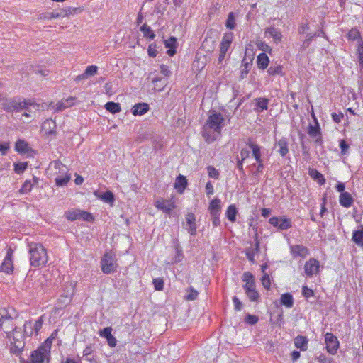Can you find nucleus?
<instances>
[{
    "mask_svg": "<svg viewBox=\"0 0 363 363\" xmlns=\"http://www.w3.org/2000/svg\"><path fill=\"white\" fill-rule=\"evenodd\" d=\"M225 125V119L223 115L216 110L211 109L201 128V135L207 143H212L220 137Z\"/></svg>",
    "mask_w": 363,
    "mask_h": 363,
    "instance_id": "1",
    "label": "nucleus"
},
{
    "mask_svg": "<svg viewBox=\"0 0 363 363\" xmlns=\"http://www.w3.org/2000/svg\"><path fill=\"white\" fill-rule=\"evenodd\" d=\"M31 328L32 323L30 322H26L23 325V330L21 328L17 326H15L13 330H4L6 334L5 337L9 341V348L11 354L19 358L21 357L22 352L26 346L25 335H28L27 329Z\"/></svg>",
    "mask_w": 363,
    "mask_h": 363,
    "instance_id": "2",
    "label": "nucleus"
},
{
    "mask_svg": "<svg viewBox=\"0 0 363 363\" xmlns=\"http://www.w3.org/2000/svg\"><path fill=\"white\" fill-rule=\"evenodd\" d=\"M53 339V334H52L50 337L31 352L28 359H26L20 357V363H49L50 348Z\"/></svg>",
    "mask_w": 363,
    "mask_h": 363,
    "instance_id": "3",
    "label": "nucleus"
},
{
    "mask_svg": "<svg viewBox=\"0 0 363 363\" xmlns=\"http://www.w3.org/2000/svg\"><path fill=\"white\" fill-rule=\"evenodd\" d=\"M30 263L35 268L44 266L48 262L46 249L39 243L31 242L28 245Z\"/></svg>",
    "mask_w": 363,
    "mask_h": 363,
    "instance_id": "4",
    "label": "nucleus"
},
{
    "mask_svg": "<svg viewBox=\"0 0 363 363\" xmlns=\"http://www.w3.org/2000/svg\"><path fill=\"white\" fill-rule=\"evenodd\" d=\"M59 169V173H65V175H57L55 179V183L57 186H65L70 180V176L67 174V168L65 165L62 164L60 160H52L48 166L49 171H54Z\"/></svg>",
    "mask_w": 363,
    "mask_h": 363,
    "instance_id": "5",
    "label": "nucleus"
},
{
    "mask_svg": "<svg viewBox=\"0 0 363 363\" xmlns=\"http://www.w3.org/2000/svg\"><path fill=\"white\" fill-rule=\"evenodd\" d=\"M240 155L241 159H248L251 156L254 159H261V147L252 139H249L246 146L241 150Z\"/></svg>",
    "mask_w": 363,
    "mask_h": 363,
    "instance_id": "6",
    "label": "nucleus"
},
{
    "mask_svg": "<svg viewBox=\"0 0 363 363\" xmlns=\"http://www.w3.org/2000/svg\"><path fill=\"white\" fill-rule=\"evenodd\" d=\"M118 264L116 256L111 252H106L101 259V269L104 274H108L116 271Z\"/></svg>",
    "mask_w": 363,
    "mask_h": 363,
    "instance_id": "7",
    "label": "nucleus"
},
{
    "mask_svg": "<svg viewBox=\"0 0 363 363\" xmlns=\"http://www.w3.org/2000/svg\"><path fill=\"white\" fill-rule=\"evenodd\" d=\"M15 150L22 156L27 157H35L38 155V152L33 149L30 144L23 139H18L15 143Z\"/></svg>",
    "mask_w": 363,
    "mask_h": 363,
    "instance_id": "8",
    "label": "nucleus"
},
{
    "mask_svg": "<svg viewBox=\"0 0 363 363\" xmlns=\"http://www.w3.org/2000/svg\"><path fill=\"white\" fill-rule=\"evenodd\" d=\"M315 125L309 124L308 126V134L314 140L315 144L321 145L323 143V137L320 127L315 114L312 113Z\"/></svg>",
    "mask_w": 363,
    "mask_h": 363,
    "instance_id": "9",
    "label": "nucleus"
},
{
    "mask_svg": "<svg viewBox=\"0 0 363 363\" xmlns=\"http://www.w3.org/2000/svg\"><path fill=\"white\" fill-rule=\"evenodd\" d=\"M269 223L278 230H285L292 227L291 218L286 216H272L269 218Z\"/></svg>",
    "mask_w": 363,
    "mask_h": 363,
    "instance_id": "10",
    "label": "nucleus"
},
{
    "mask_svg": "<svg viewBox=\"0 0 363 363\" xmlns=\"http://www.w3.org/2000/svg\"><path fill=\"white\" fill-rule=\"evenodd\" d=\"M28 100L23 99L21 101L11 100L4 104V110L8 113H21L26 108Z\"/></svg>",
    "mask_w": 363,
    "mask_h": 363,
    "instance_id": "11",
    "label": "nucleus"
},
{
    "mask_svg": "<svg viewBox=\"0 0 363 363\" xmlns=\"http://www.w3.org/2000/svg\"><path fill=\"white\" fill-rule=\"evenodd\" d=\"M325 342L327 351L331 354H335L339 347L337 338L333 333H327L325 335Z\"/></svg>",
    "mask_w": 363,
    "mask_h": 363,
    "instance_id": "12",
    "label": "nucleus"
},
{
    "mask_svg": "<svg viewBox=\"0 0 363 363\" xmlns=\"http://www.w3.org/2000/svg\"><path fill=\"white\" fill-rule=\"evenodd\" d=\"M13 250L9 247L7 250L6 257H4V261L0 267L1 272H4L6 274H11L13 272Z\"/></svg>",
    "mask_w": 363,
    "mask_h": 363,
    "instance_id": "13",
    "label": "nucleus"
},
{
    "mask_svg": "<svg viewBox=\"0 0 363 363\" xmlns=\"http://www.w3.org/2000/svg\"><path fill=\"white\" fill-rule=\"evenodd\" d=\"M319 268V262L315 258H311L305 263L304 272L308 277H312L318 274Z\"/></svg>",
    "mask_w": 363,
    "mask_h": 363,
    "instance_id": "14",
    "label": "nucleus"
},
{
    "mask_svg": "<svg viewBox=\"0 0 363 363\" xmlns=\"http://www.w3.org/2000/svg\"><path fill=\"white\" fill-rule=\"evenodd\" d=\"M249 50L250 48L247 47L245 50V55L242 61V67H243V69H242L240 73L241 79H244L245 77H246L252 65L253 54H249L248 55Z\"/></svg>",
    "mask_w": 363,
    "mask_h": 363,
    "instance_id": "15",
    "label": "nucleus"
},
{
    "mask_svg": "<svg viewBox=\"0 0 363 363\" xmlns=\"http://www.w3.org/2000/svg\"><path fill=\"white\" fill-rule=\"evenodd\" d=\"M185 219L186 225V227L185 228L186 230L191 235L195 236L196 235L197 229L195 215L191 212H189L186 215Z\"/></svg>",
    "mask_w": 363,
    "mask_h": 363,
    "instance_id": "16",
    "label": "nucleus"
},
{
    "mask_svg": "<svg viewBox=\"0 0 363 363\" xmlns=\"http://www.w3.org/2000/svg\"><path fill=\"white\" fill-rule=\"evenodd\" d=\"M290 251L294 257H306L309 255L308 249L302 245H295L290 247Z\"/></svg>",
    "mask_w": 363,
    "mask_h": 363,
    "instance_id": "17",
    "label": "nucleus"
},
{
    "mask_svg": "<svg viewBox=\"0 0 363 363\" xmlns=\"http://www.w3.org/2000/svg\"><path fill=\"white\" fill-rule=\"evenodd\" d=\"M155 205L156 208L166 213H170L175 208V204L171 200L162 199L161 201H157Z\"/></svg>",
    "mask_w": 363,
    "mask_h": 363,
    "instance_id": "18",
    "label": "nucleus"
},
{
    "mask_svg": "<svg viewBox=\"0 0 363 363\" xmlns=\"http://www.w3.org/2000/svg\"><path fill=\"white\" fill-rule=\"evenodd\" d=\"M242 281L245 282V284L243 285V289L245 291L255 288V277L251 272H244L242 276Z\"/></svg>",
    "mask_w": 363,
    "mask_h": 363,
    "instance_id": "19",
    "label": "nucleus"
},
{
    "mask_svg": "<svg viewBox=\"0 0 363 363\" xmlns=\"http://www.w3.org/2000/svg\"><path fill=\"white\" fill-rule=\"evenodd\" d=\"M233 39V34L232 33H225L223 37L222 38V40L220 45L219 52L226 54L232 43Z\"/></svg>",
    "mask_w": 363,
    "mask_h": 363,
    "instance_id": "20",
    "label": "nucleus"
},
{
    "mask_svg": "<svg viewBox=\"0 0 363 363\" xmlns=\"http://www.w3.org/2000/svg\"><path fill=\"white\" fill-rule=\"evenodd\" d=\"M274 149L281 157H285L289 152L288 142L286 138H282L275 144Z\"/></svg>",
    "mask_w": 363,
    "mask_h": 363,
    "instance_id": "21",
    "label": "nucleus"
},
{
    "mask_svg": "<svg viewBox=\"0 0 363 363\" xmlns=\"http://www.w3.org/2000/svg\"><path fill=\"white\" fill-rule=\"evenodd\" d=\"M13 318L10 315H3L0 322V330L6 331L13 330V328L16 326L13 323Z\"/></svg>",
    "mask_w": 363,
    "mask_h": 363,
    "instance_id": "22",
    "label": "nucleus"
},
{
    "mask_svg": "<svg viewBox=\"0 0 363 363\" xmlns=\"http://www.w3.org/2000/svg\"><path fill=\"white\" fill-rule=\"evenodd\" d=\"M264 33L265 35H269L272 38L275 43H279L281 41V33L277 29L274 28L273 26L266 28L264 30Z\"/></svg>",
    "mask_w": 363,
    "mask_h": 363,
    "instance_id": "23",
    "label": "nucleus"
},
{
    "mask_svg": "<svg viewBox=\"0 0 363 363\" xmlns=\"http://www.w3.org/2000/svg\"><path fill=\"white\" fill-rule=\"evenodd\" d=\"M56 123L52 119L45 120L42 125V130L46 135H52L55 133Z\"/></svg>",
    "mask_w": 363,
    "mask_h": 363,
    "instance_id": "24",
    "label": "nucleus"
},
{
    "mask_svg": "<svg viewBox=\"0 0 363 363\" xmlns=\"http://www.w3.org/2000/svg\"><path fill=\"white\" fill-rule=\"evenodd\" d=\"M339 202L342 207L350 208L354 202V199L349 192H342L339 196Z\"/></svg>",
    "mask_w": 363,
    "mask_h": 363,
    "instance_id": "25",
    "label": "nucleus"
},
{
    "mask_svg": "<svg viewBox=\"0 0 363 363\" xmlns=\"http://www.w3.org/2000/svg\"><path fill=\"white\" fill-rule=\"evenodd\" d=\"M149 108V105L147 103H138L133 106L131 111L134 116H142L146 113Z\"/></svg>",
    "mask_w": 363,
    "mask_h": 363,
    "instance_id": "26",
    "label": "nucleus"
},
{
    "mask_svg": "<svg viewBox=\"0 0 363 363\" xmlns=\"http://www.w3.org/2000/svg\"><path fill=\"white\" fill-rule=\"evenodd\" d=\"M39 105L35 103H32L30 100H28L26 108L23 109L21 115L27 118H31L35 113V111L38 110Z\"/></svg>",
    "mask_w": 363,
    "mask_h": 363,
    "instance_id": "27",
    "label": "nucleus"
},
{
    "mask_svg": "<svg viewBox=\"0 0 363 363\" xmlns=\"http://www.w3.org/2000/svg\"><path fill=\"white\" fill-rule=\"evenodd\" d=\"M256 107L254 108L257 113H262L264 110L268 108L269 100L267 98L259 97L255 99Z\"/></svg>",
    "mask_w": 363,
    "mask_h": 363,
    "instance_id": "28",
    "label": "nucleus"
},
{
    "mask_svg": "<svg viewBox=\"0 0 363 363\" xmlns=\"http://www.w3.org/2000/svg\"><path fill=\"white\" fill-rule=\"evenodd\" d=\"M38 183V179L36 177H33L32 180H26L21 189L19 190V192L21 194H28L30 192L33 186Z\"/></svg>",
    "mask_w": 363,
    "mask_h": 363,
    "instance_id": "29",
    "label": "nucleus"
},
{
    "mask_svg": "<svg viewBox=\"0 0 363 363\" xmlns=\"http://www.w3.org/2000/svg\"><path fill=\"white\" fill-rule=\"evenodd\" d=\"M269 63V57L264 52L259 54L257 58V64L259 69H265L268 67Z\"/></svg>",
    "mask_w": 363,
    "mask_h": 363,
    "instance_id": "30",
    "label": "nucleus"
},
{
    "mask_svg": "<svg viewBox=\"0 0 363 363\" xmlns=\"http://www.w3.org/2000/svg\"><path fill=\"white\" fill-rule=\"evenodd\" d=\"M308 340L306 336L298 335L294 339V345L296 347L302 351H306L308 348Z\"/></svg>",
    "mask_w": 363,
    "mask_h": 363,
    "instance_id": "31",
    "label": "nucleus"
},
{
    "mask_svg": "<svg viewBox=\"0 0 363 363\" xmlns=\"http://www.w3.org/2000/svg\"><path fill=\"white\" fill-rule=\"evenodd\" d=\"M308 174L310 177L317 182L320 185H323L325 183L324 176L319 172L317 169L313 168H309Z\"/></svg>",
    "mask_w": 363,
    "mask_h": 363,
    "instance_id": "32",
    "label": "nucleus"
},
{
    "mask_svg": "<svg viewBox=\"0 0 363 363\" xmlns=\"http://www.w3.org/2000/svg\"><path fill=\"white\" fill-rule=\"evenodd\" d=\"M187 185V180L183 175H179L174 183V188L178 192L182 193Z\"/></svg>",
    "mask_w": 363,
    "mask_h": 363,
    "instance_id": "33",
    "label": "nucleus"
},
{
    "mask_svg": "<svg viewBox=\"0 0 363 363\" xmlns=\"http://www.w3.org/2000/svg\"><path fill=\"white\" fill-rule=\"evenodd\" d=\"M209 213H221V201L218 198L213 199L208 206Z\"/></svg>",
    "mask_w": 363,
    "mask_h": 363,
    "instance_id": "34",
    "label": "nucleus"
},
{
    "mask_svg": "<svg viewBox=\"0 0 363 363\" xmlns=\"http://www.w3.org/2000/svg\"><path fill=\"white\" fill-rule=\"evenodd\" d=\"M281 303L286 308H292L294 306V298L290 293L283 294L280 298Z\"/></svg>",
    "mask_w": 363,
    "mask_h": 363,
    "instance_id": "35",
    "label": "nucleus"
},
{
    "mask_svg": "<svg viewBox=\"0 0 363 363\" xmlns=\"http://www.w3.org/2000/svg\"><path fill=\"white\" fill-rule=\"evenodd\" d=\"M352 240L358 246L363 247V228L353 231Z\"/></svg>",
    "mask_w": 363,
    "mask_h": 363,
    "instance_id": "36",
    "label": "nucleus"
},
{
    "mask_svg": "<svg viewBox=\"0 0 363 363\" xmlns=\"http://www.w3.org/2000/svg\"><path fill=\"white\" fill-rule=\"evenodd\" d=\"M140 30L143 33V36L145 38H148L150 40H153L155 38V34L154 31L146 23L143 24L140 28Z\"/></svg>",
    "mask_w": 363,
    "mask_h": 363,
    "instance_id": "37",
    "label": "nucleus"
},
{
    "mask_svg": "<svg viewBox=\"0 0 363 363\" xmlns=\"http://www.w3.org/2000/svg\"><path fill=\"white\" fill-rule=\"evenodd\" d=\"M81 210L67 211L65 213V217L69 221L80 220Z\"/></svg>",
    "mask_w": 363,
    "mask_h": 363,
    "instance_id": "38",
    "label": "nucleus"
},
{
    "mask_svg": "<svg viewBox=\"0 0 363 363\" xmlns=\"http://www.w3.org/2000/svg\"><path fill=\"white\" fill-rule=\"evenodd\" d=\"M105 108L113 114L119 113L121 111L120 104L113 101L107 102L105 105Z\"/></svg>",
    "mask_w": 363,
    "mask_h": 363,
    "instance_id": "39",
    "label": "nucleus"
},
{
    "mask_svg": "<svg viewBox=\"0 0 363 363\" xmlns=\"http://www.w3.org/2000/svg\"><path fill=\"white\" fill-rule=\"evenodd\" d=\"M237 213L238 211L235 205H230L227 208L225 215L230 221L235 222L236 220Z\"/></svg>",
    "mask_w": 363,
    "mask_h": 363,
    "instance_id": "40",
    "label": "nucleus"
},
{
    "mask_svg": "<svg viewBox=\"0 0 363 363\" xmlns=\"http://www.w3.org/2000/svg\"><path fill=\"white\" fill-rule=\"evenodd\" d=\"M262 160H256V162L249 166L250 171L253 174L261 172L263 169Z\"/></svg>",
    "mask_w": 363,
    "mask_h": 363,
    "instance_id": "41",
    "label": "nucleus"
},
{
    "mask_svg": "<svg viewBox=\"0 0 363 363\" xmlns=\"http://www.w3.org/2000/svg\"><path fill=\"white\" fill-rule=\"evenodd\" d=\"M267 72L271 76L280 75L283 76V67L281 65L273 66L271 65L269 68L267 69Z\"/></svg>",
    "mask_w": 363,
    "mask_h": 363,
    "instance_id": "42",
    "label": "nucleus"
},
{
    "mask_svg": "<svg viewBox=\"0 0 363 363\" xmlns=\"http://www.w3.org/2000/svg\"><path fill=\"white\" fill-rule=\"evenodd\" d=\"M248 298L253 302H257L259 300L260 295L259 292L255 289H249L245 291Z\"/></svg>",
    "mask_w": 363,
    "mask_h": 363,
    "instance_id": "43",
    "label": "nucleus"
},
{
    "mask_svg": "<svg viewBox=\"0 0 363 363\" xmlns=\"http://www.w3.org/2000/svg\"><path fill=\"white\" fill-rule=\"evenodd\" d=\"M102 201H104L106 203H108L111 205H113L115 201V197L113 194L110 191H107L105 193H104L102 195L99 196Z\"/></svg>",
    "mask_w": 363,
    "mask_h": 363,
    "instance_id": "44",
    "label": "nucleus"
},
{
    "mask_svg": "<svg viewBox=\"0 0 363 363\" xmlns=\"http://www.w3.org/2000/svg\"><path fill=\"white\" fill-rule=\"evenodd\" d=\"M259 252H257L255 250V247H247L246 248L245 250V255L248 259V260L252 263V264H255V254H257L259 253Z\"/></svg>",
    "mask_w": 363,
    "mask_h": 363,
    "instance_id": "45",
    "label": "nucleus"
},
{
    "mask_svg": "<svg viewBox=\"0 0 363 363\" xmlns=\"http://www.w3.org/2000/svg\"><path fill=\"white\" fill-rule=\"evenodd\" d=\"M82 11V9L80 7H67L63 9V12L65 13V17H69L70 16H74L75 14L79 13Z\"/></svg>",
    "mask_w": 363,
    "mask_h": 363,
    "instance_id": "46",
    "label": "nucleus"
},
{
    "mask_svg": "<svg viewBox=\"0 0 363 363\" xmlns=\"http://www.w3.org/2000/svg\"><path fill=\"white\" fill-rule=\"evenodd\" d=\"M346 37L349 40L354 41L359 39L361 38V35L357 28H353L347 33Z\"/></svg>",
    "mask_w": 363,
    "mask_h": 363,
    "instance_id": "47",
    "label": "nucleus"
},
{
    "mask_svg": "<svg viewBox=\"0 0 363 363\" xmlns=\"http://www.w3.org/2000/svg\"><path fill=\"white\" fill-rule=\"evenodd\" d=\"M175 253L176 255L172 259V263L174 264L180 262L184 258L182 249L179 245L175 246Z\"/></svg>",
    "mask_w": 363,
    "mask_h": 363,
    "instance_id": "48",
    "label": "nucleus"
},
{
    "mask_svg": "<svg viewBox=\"0 0 363 363\" xmlns=\"http://www.w3.org/2000/svg\"><path fill=\"white\" fill-rule=\"evenodd\" d=\"M188 294L185 296L184 298L186 301H194L198 297V292L192 286L187 289Z\"/></svg>",
    "mask_w": 363,
    "mask_h": 363,
    "instance_id": "49",
    "label": "nucleus"
},
{
    "mask_svg": "<svg viewBox=\"0 0 363 363\" xmlns=\"http://www.w3.org/2000/svg\"><path fill=\"white\" fill-rule=\"evenodd\" d=\"M225 26L229 29H234L235 27V19L233 12L230 13L226 20Z\"/></svg>",
    "mask_w": 363,
    "mask_h": 363,
    "instance_id": "50",
    "label": "nucleus"
},
{
    "mask_svg": "<svg viewBox=\"0 0 363 363\" xmlns=\"http://www.w3.org/2000/svg\"><path fill=\"white\" fill-rule=\"evenodd\" d=\"M315 36H317V35L315 33L308 34L306 35L305 40L303 41V44L301 46V49L304 50V49L307 48L310 45L312 40H313V39Z\"/></svg>",
    "mask_w": 363,
    "mask_h": 363,
    "instance_id": "51",
    "label": "nucleus"
},
{
    "mask_svg": "<svg viewBox=\"0 0 363 363\" xmlns=\"http://www.w3.org/2000/svg\"><path fill=\"white\" fill-rule=\"evenodd\" d=\"M98 67L96 65H89L88 66L85 71L84 74L88 78L89 77L94 76L97 73Z\"/></svg>",
    "mask_w": 363,
    "mask_h": 363,
    "instance_id": "52",
    "label": "nucleus"
},
{
    "mask_svg": "<svg viewBox=\"0 0 363 363\" xmlns=\"http://www.w3.org/2000/svg\"><path fill=\"white\" fill-rule=\"evenodd\" d=\"M154 288L156 291H162L164 289V280L162 278H156L152 281Z\"/></svg>",
    "mask_w": 363,
    "mask_h": 363,
    "instance_id": "53",
    "label": "nucleus"
},
{
    "mask_svg": "<svg viewBox=\"0 0 363 363\" xmlns=\"http://www.w3.org/2000/svg\"><path fill=\"white\" fill-rule=\"evenodd\" d=\"M28 164L27 162H19L14 164V171L17 174H21L24 172V170L27 168Z\"/></svg>",
    "mask_w": 363,
    "mask_h": 363,
    "instance_id": "54",
    "label": "nucleus"
},
{
    "mask_svg": "<svg viewBox=\"0 0 363 363\" xmlns=\"http://www.w3.org/2000/svg\"><path fill=\"white\" fill-rule=\"evenodd\" d=\"M43 323V318L40 317L38 318V320L35 321V324L33 325H32V328H30L31 330L28 335L30 336L32 335L33 329H34L35 331L38 333V331L42 328Z\"/></svg>",
    "mask_w": 363,
    "mask_h": 363,
    "instance_id": "55",
    "label": "nucleus"
},
{
    "mask_svg": "<svg viewBox=\"0 0 363 363\" xmlns=\"http://www.w3.org/2000/svg\"><path fill=\"white\" fill-rule=\"evenodd\" d=\"M208 177L213 179H218L219 178V172L213 166H208L207 167Z\"/></svg>",
    "mask_w": 363,
    "mask_h": 363,
    "instance_id": "56",
    "label": "nucleus"
},
{
    "mask_svg": "<svg viewBox=\"0 0 363 363\" xmlns=\"http://www.w3.org/2000/svg\"><path fill=\"white\" fill-rule=\"evenodd\" d=\"M259 320L257 315L247 314L245 318V321L250 325H255Z\"/></svg>",
    "mask_w": 363,
    "mask_h": 363,
    "instance_id": "57",
    "label": "nucleus"
},
{
    "mask_svg": "<svg viewBox=\"0 0 363 363\" xmlns=\"http://www.w3.org/2000/svg\"><path fill=\"white\" fill-rule=\"evenodd\" d=\"M220 213H210L212 224H213V227H217V226L220 225Z\"/></svg>",
    "mask_w": 363,
    "mask_h": 363,
    "instance_id": "58",
    "label": "nucleus"
},
{
    "mask_svg": "<svg viewBox=\"0 0 363 363\" xmlns=\"http://www.w3.org/2000/svg\"><path fill=\"white\" fill-rule=\"evenodd\" d=\"M148 55L152 57H155L158 53L157 50V45L155 43H151L147 48Z\"/></svg>",
    "mask_w": 363,
    "mask_h": 363,
    "instance_id": "59",
    "label": "nucleus"
},
{
    "mask_svg": "<svg viewBox=\"0 0 363 363\" xmlns=\"http://www.w3.org/2000/svg\"><path fill=\"white\" fill-rule=\"evenodd\" d=\"M112 330H113V329L111 327H106V328H104L103 330H100L99 332V335L101 337L106 339L107 337H110L112 335L111 334Z\"/></svg>",
    "mask_w": 363,
    "mask_h": 363,
    "instance_id": "60",
    "label": "nucleus"
},
{
    "mask_svg": "<svg viewBox=\"0 0 363 363\" xmlns=\"http://www.w3.org/2000/svg\"><path fill=\"white\" fill-rule=\"evenodd\" d=\"M164 43L167 48H172L176 47L177 38L174 36H171L167 40H165Z\"/></svg>",
    "mask_w": 363,
    "mask_h": 363,
    "instance_id": "61",
    "label": "nucleus"
},
{
    "mask_svg": "<svg viewBox=\"0 0 363 363\" xmlns=\"http://www.w3.org/2000/svg\"><path fill=\"white\" fill-rule=\"evenodd\" d=\"M302 295L305 298H308L314 296V292L311 289L308 288L307 286H303L302 287Z\"/></svg>",
    "mask_w": 363,
    "mask_h": 363,
    "instance_id": "62",
    "label": "nucleus"
},
{
    "mask_svg": "<svg viewBox=\"0 0 363 363\" xmlns=\"http://www.w3.org/2000/svg\"><path fill=\"white\" fill-rule=\"evenodd\" d=\"M262 284L266 289H269L271 286L270 278L269 274H264L262 278Z\"/></svg>",
    "mask_w": 363,
    "mask_h": 363,
    "instance_id": "63",
    "label": "nucleus"
},
{
    "mask_svg": "<svg viewBox=\"0 0 363 363\" xmlns=\"http://www.w3.org/2000/svg\"><path fill=\"white\" fill-rule=\"evenodd\" d=\"M80 220L85 221H92L94 220L93 216L88 212L81 211Z\"/></svg>",
    "mask_w": 363,
    "mask_h": 363,
    "instance_id": "64",
    "label": "nucleus"
}]
</instances>
